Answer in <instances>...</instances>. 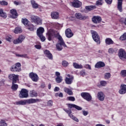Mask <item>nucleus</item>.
Wrapping results in <instances>:
<instances>
[{
  "mask_svg": "<svg viewBox=\"0 0 126 126\" xmlns=\"http://www.w3.org/2000/svg\"><path fill=\"white\" fill-rule=\"evenodd\" d=\"M29 76L30 78L34 81V82H37L39 79V77H38V75L34 72H31L29 74Z\"/></svg>",
  "mask_w": 126,
  "mask_h": 126,
  "instance_id": "11",
  "label": "nucleus"
},
{
  "mask_svg": "<svg viewBox=\"0 0 126 126\" xmlns=\"http://www.w3.org/2000/svg\"><path fill=\"white\" fill-rule=\"evenodd\" d=\"M57 126H63V124H59Z\"/></svg>",
  "mask_w": 126,
  "mask_h": 126,
  "instance_id": "64",
  "label": "nucleus"
},
{
  "mask_svg": "<svg viewBox=\"0 0 126 126\" xmlns=\"http://www.w3.org/2000/svg\"><path fill=\"white\" fill-rule=\"evenodd\" d=\"M16 83H12V85L11 86V89L13 91H16L17 89H18V85L15 84Z\"/></svg>",
  "mask_w": 126,
  "mask_h": 126,
  "instance_id": "32",
  "label": "nucleus"
},
{
  "mask_svg": "<svg viewBox=\"0 0 126 126\" xmlns=\"http://www.w3.org/2000/svg\"><path fill=\"white\" fill-rule=\"evenodd\" d=\"M55 80L57 83H61L63 81V77H57L55 79Z\"/></svg>",
  "mask_w": 126,
  "mask_h": 126,
  "instance_id": "37",
  "label": "nucleus"
},
{
  "mask_svg": "<svg viewBox=\"0 0 126 126\" xmlns=\"http://www.w3.org/2000/svg\"><path fill=\"white\" fill-rule=\"evenodd\" d=\"M38 37L40 38L41 41L42 42L45 41V40H46V37L45 36H43V34H41L40 36H38Z\"/></svg>",
  "mask_w": 126,
  "mask_h": 126,
  "instance_id": "48",
  "label": "nucleus"
},
{
  "mask_svg": "<svg viewBox=\"0 0 126 126\" xmlns=\"http://www.w3.org/2000/svg\"><path fill=\"white\" fill-rule=\"evenodd\" d=\"M120 39L122 41H125V40H126V33H124L123 35L120 37Z\"/></svg>",
  "mask_w": 126,
  "mask_h": 126,
  "instance_id": "45",
  "label": "nucleus"
},
{
  "mask_svg": "<svg viewBox=\"0 0 126 126\" xmlns=\"http://www.w3.org/2000/svg\"><path fill=\"white\" fill-rule=\"evenodd\" d=\"M73 66L74 68H76L77 69L83 68V66L82 64H79L76 63H73Z\"/></svg>",
  "mask_w": 126,
  "mask_h": 126,
  "instance_id": "27",
  "label": "nucleus"
},
{
  "mask_svg": "<svg viewBox=\"0 0 126 126\" xmlns=\"http://www.w3.org/2000/svg\"><path fill=\"white\" fill-rule=\"evenodd\" d=\"M84 67H85L86 68H87L88 69L91 70V66H90V65L89 64H85L84 65Z\"/></svg>",
  "mask_w": 126,
  "mask_h": 126,
  "instance_id": "54",
  "label": "nucleus"
},
{
  "mask_svg": "<svg viewBox=\"0 0 126 126\" xmlns=\"http://www.w3.org/2000/svg\"><path fill=\"white\" fill-rule=\"evenodd\" d=\"M55 92H58V91H60V88L56 87L54 89Z\"/></svg>",
  "mask_w": 126,
  "mask_h": 126,
  "instance_id": "59",
  "label": "nucleus"
},
{
  "mask_svg": "<svg viewBox=\"0 0 126 126\" xmlns=\"http://www.w3.org/2000/svg\"><path fill=\"white\" fill-rule=\"evenodd\" d=\"M62 65H63L65 67H66V66L68 65V63L66 61H63Z\"/></svg>",
  "mask_w": 126,
  "mask_h": 126,
  "instance_id": "46",
  "label": "nucleus"
},
{
  "mask_svg": "<svg viewBox=\"0 0 126 126\" xmlns=\"http://www.w3.org/2000/svg\"><path fill=\"white\" fill-rule=\"evenodd\" d=\"M55 75L57 76V77H61V73L60 72H56Z\"/></svg>",
  "mask_w": 126,
  "mask_h": 126,
  "instance_id": "57",
  "label": "nucleus"
},
{
  "mask_svg": "<svg viewBox=\"0 0 126 126\" xmlns=\"http://www.w3.org/2000/svg\"><path fill=\"white\" fill-rule=\"evenodd\" d=\"M80 74L82 75V76H84V75H85V72L84 71H81L80 73Z\"/></svg>",
  "mask_w": 126,
  "mask_h": 126,
  "instance_id": "61",
  "label": "nucleus"
},
{
  "mask_svg": "<svg viewBox=\"0 0 126 126\" xmlns=\"http://www.w3.org/2000/svg\"><path fill=\"white\" fill-rule=\"evenodd\" d=\"M68 108H70V109H72V108H75V109H76V110H78V111H81L82 110V108L73 104H68Z\"/></svg>",
  "mask_w": 126,
  "mask_h": 126,
  "instance_id": "21",
  "label": "nucleus"
},
{
  "mask_svg": "<svg viewBox=\"0 0 126 126\" xmlns=\"http://www.w3.org/2000/svg\"><path fill=\"white\" fill-rule=\"evenodd\" d=\"M24 39H25V37L23 35H21L18 38L14 40L13 43L15 44H21L24 40Z\"/></svg>",
  "mask_w": 126,
  "mask_h": 126,
  "instance_id": "13",
  "label": "nucleus"
},
{
  "mask_svg": "<svg viewBox=\"0 0 126 126\" xmlns=\"http://www.w3.org/2000/svg\"><path fill=\"white\" fill-rule=\"evenodd\" d=\"M73 80V76H71L70 78L66 77L65 79V82L66 84L70 85L72 83V81Z\"/></svg>",
  "mask_w": 126,
  "mask_h": 126,
  "instance_id": "23",
  "label": "nucleus"
},
{
  "mask_svg": "<svg viewBox=\"0 0 126 126\" xmlns=\"http://www.w3.org/2000/svg\"><path fill=\"white\" fill-rule=\"evenodd\" d=\"M14 3L16 5H19L20 4V2L18 1H14Z\"/></svg>",
  "mask_w": 126,
  "mask_h": 126,
  "instance_id": "58",
  "label": "nucleus"
},
{
  "mask_svg": "<svg viewBox=\"0 0 126 126\" xmlns=\"http://www.w3.org/2000/svg\"><path fill=\"white\" fill-rule=\"evenodd\" d=\"M35 49H41V45H36L34 46Z\"/></svg>",
  "mask_w": 126,
  "mask_h": 126,
  "instance_id": "60",
  "label": "nucleus"
},
{
  "mask_svg": "<svg viewBox=\"0 0 126 126\" xmlns=\"http://www.w3.org/2000/svg\"><path fill=\"white\" fill-rule=\"evenodd\" d=\"M19 77V76L18 75H15L14 74H11L8 76L9 79L12 80L13 83H16L17 80H18Z\"/></svg>",
  "mask_w": 126,
  "mask_h": 126,
  "instance_id": "10",
  "label": "nucleus"
},
{
  "mask_svg": "<svg viewBox=\"0 0 126 126\" xmlns=\"http://www.w3.org/2000/svg\"><path fill=\"white\" fill-rule=\"evenodd\" d=\"M26 27L27 29L30 30V31H35L36 30V28H35V26L33 24H29Z\"/></svg>",
  "mask_w": 126,
  "mask_h": 126,
  "instance_id": "25",
  "label": "nucleus"
},
{
  "mask_svg": "<svg viewBox=\"0 0 126 126\" xmlns=\"http://www.w3.org/2000/svg\"><path fill=\"white\" fill-rule=\"evenodd\" d=\"M63 111H64L67 114H68L69 117H70L72 114H71L72 112H71V110H67L65 109H63Z\"/></svg>",
  "mask_w": 126,
  "mask_h": 126,
  "instance_id": "40",
  "label": "nucleus"
},
{
  "mask_svg": "<svg viewBox=\"0 0 126 126\" xmlns=\"http://www.w3.org/2000/svg\"><path fill=\"white\" fill-rule=\"evenodd\" d=\"M81 96L86 101H91L92 100V96L88 93H82Z\"/></svg>",
  "mask_w": 126,
  "mask_h": 126,
  "instance_id": "7",
  "label": "nucleus"
},
{
  "mask_svg": "<svg viewBox=\"0 0 126 126\" xmlns=\"http://www.w3.org/2000/svg\"><path fill=\"white\" fill-rule=\"evenodd\" d=\"M86 10L88 11H91V10H93L94 9H96V6L95 5H90L87 6L85 7Z\"/></svg>",
  "mask_w": 126,
  "mask_h": 126,
  "instance_id": "29",
  "label": "nucleus"
},
{
  "mask_svg": "<svg viewBox=\"0 0 126 126\" xmlns=\"http://www.w3.org/2000/svg\"><path fill=\"white\" fill-rule=\"evenodd\" d=\"M31 1H32V7L35 9L38 8L39 5L37 4V3H36V2L33 0H32Z\"/></svg>",
  "mask_w": 126,
  "mask_h": 126,
  "instance_id": "35",
  "label": "nucleus"
},
{
  "mask_svg": "<svg viewBox=\"0 0 126 126\" xmlns=\"http://www.w3.org/2000/svg\"><path fill=\"white\" fill-rule=\"evenodd\" d=\"M48 106H49L50 107H52L53 106V100H50L47 102Z\"/></svg>",
  "mask_w": 126,
  "mask_h": 126,
  "instance_id": "50",
  "label": "nucleus"
},
{
  "mask_svg": "<svg viewBox=\"0 0 126 126\" xmlns=\"http://www.w3.org/2000/svg\"><path fill=\"white\" fill-rule=\"evenodd\" d=\"M41 88H45L46 87V85L44 84H42L41 85Z\"/></svg>",
  "mask_w": 126,
  "mask_h": 126,
  "instance_id": "63",
  "label": "nucleus"
},
{
  "mask_svg": "<svg viewBox=\"0 0 126 126\" xmlns=\"http://www.w3.org/2000/svg\"><path fill=\"white\" fill-rule=\"evenodd\" d=\"M67 99L69 100V101H72V102H74V101H75V98L73 96L67 97Z\"/></svg>",
  "mask_w": 126,
  "mask_h": 126,
  "instance_id": "47",
  "label": "nucleus"
},
{
  "mask_svg": "<svg viewBox=\"0 0 126 126\" xmlns=\"http://www.w3.org/2000/svg\"><path fill=\"white\" fill-rule=\"evenodd\" d=\"M104 66H105V63L102 62H97L95 65V68H100Z\"/></svg>",
  "mask_w": 126,
  "mask_h": 126,
  "instance_id": "24",
  "label": "nucleus"
},
{
  "mask_svg": "<svg viewBox=\"0 0 126 126\" xmlns=\"http://www.w3.org/2000/svg\"><path fill=\"white\" fill-rule=\"evenodd\" d=\"M0 16L3 18H6V17H7L6 13L3 12V9L1 8H0Z\"/></svg>",
  "mask_w": 126,
  "mask_h": 126,
  "instance_id": "30",
  "label": "nucleus"
},
{
  "mask_svg": "<svg viewBox=\"0 0 126 126\" xmlns=\"http://www.w3.org/2000/svg\"><path fill=\"white\" fill-rule=\"evenodd\" d=\"M100 83L101 86H106V85H107V82L105 81H100Z\"/></svg>",
  "mask_w": 126,
  "mask_h": 126,
  "instance_id": "49",
  "label": "nucleus"
},
{
  "mask_svg": "<svg viewBox=\"0 0 126 126\" xmlns=\"http://www.w3.org/2000/svg\"><path fill=\"white\" fill-rule=\"evenodd\" d=\"M118 56L121 60L126 59V53L125 50L121 49L119 51Z\"/></svg>",
  "mask_w": 126,
  "mask_h": 126,
  "instance_id": "12",
  "label": "nucleus"
},
{
  "mask_svg": "<svg viewBox=\"0 0 126 126\" xmlns=\"http://www.w3.org/2000/svg\"><path fill=\"white\" fill-rule=\"evenodd\" d=\"M44 53L46 57H47V58H48L49 60H53V55H52L50 51L45 50L44 51Z\"/></svg>",
  "mask_w": 126,
  "mask_h": 126,
  "instance_id": "20",
  "label": "nucleus"
},
{
  "mask_svg": "<svg viewBox=\"0 0 126 126\" xmlns=\"http://www.w3.org/2000/svg\"><path fill=\"white\" fill-rule=\"evenodd\" d=\"M105 2L107 3V4H112V2H113V0H105Z\"/></svg>",
  "mask_w": 126,
  "mask_h": 126,
  "instance_id": "52",
  "label": "nucleus"
},
{
  "mask_svg": "<svg viewBox=\"0 0 126 126\" xmlns=\"http://www.w3.org/2000/svg\"><path fill=\"white\" fill-rule=\"evenodd\" d=\"M31 19L32 23H35L37 25L42 24V20L38 16H32L31 17Z\"/></svg>",
  "mask_w": 126,
  "mask_h": 126,
  "instance_id": "5",
  "label": "nucleus"
},
{
  "mask_svg": "<svg viewBox=\"0 0 126 126\" xmlns=\"http://www.w3.org/2000/svg\"><path fill=\"white\" fill-rule=\"evenodd\" d=\"M91 33L92 35L93 40L97 43L98 45L100 44V36L98 34V33L95 31H91Z\"/></svg>",
  "mask_w": 126,
  "mask_h": 126,
  "instance_id": "3",
  "label": "nucleus"
},
{
  "mask_svg": "<svg viewBox=\"0 0 126 126\" xmlns=\"http://www.w3.org/2000/svg\"><path fill=\"white\" fill-rule=\"evenodd\" d=\"M0 4L3 6H6L8 4V3L5 0L0 1Z\"/></svg>",
  "mask_w": 126,
  "mask_h": 126,
  "instance_id": "44",
  "label": "nucleus"
},
{
  "mask_svg": "<svg viewBox=\"0 0 126 126\" xmlns=\"http://www.w3.org/2000/svg\"><path fill=\"white\" fill-rule=\"evenodd\" d=\"M114 52H115V51L113 48H109L108 50V52L109 53V54H113Z\"/></svg>",
  "mask_w": 126,
  "mask_h": 126,
  "instance_id": "53",
  "label": "nucleus"
},
{
  "mask_svg": "<svg viewBox=\"0 0 126 126\" xmlns=\"http://www.w3.org/2000/svg\"><path fill=\"white\" fill-rule=\"evenodd\" d=\"M120 90L119 93L120 94H126V85L122 84L120 86Z\"/></svg>",
  "mask_w": 126,
  "mask_h": 126,
  "instance_id": "16",
  "label": "nucleus"
},
{
  "mask_svg": "<svg viewBox=\"0 0 126 126\" xmlns=\"http://www.w3.org/2000/svg\"><path fill=\"white\" fill-rule=\"evenodd\" d=\"M47 34L49 41H52L54 38L58 39V43L56 44V48L58 51H62L63 49V47L67 48V46L64 43L63 39V37H62L59 32H57L53 30H50L48 32Z\"/></svg>",
  "mask_w": 126,
  "mask_h": 126,
  "instance_id": "1",
  "label": "nucleus"
},
{
  "mask_svg": "<svg viewBox=\"0 0 126 126\" xmlns=\"http://www.w3.org/2000/svg\"><path fill=\"white\" fill-rule=\"evenodd\" d=\"M75 17L77 19H79V20H85L88 19V16L84 15L80 13H76L75 14Z\"/></svg>",
  "mask_w": 126,
  "mask_h": 126,
  "instance_id": "9",
  "label": "nucleus"
},
{
  "mask_svg": "<svg viewBox=\"0 0 126 126\" xmlns=\"http://www.w3.org/2000/svg\"><path fill=\"white\" fill-rule=\"evenodd\" d=\"M45 30L42 27H40L39 29L37 30V36H41V35H43V32H44Z\"/></svg>",
  "mask_w": 126,
  "mask_h": 126,
  "instance_id": "26",
  "label": "nucleus"
},
{
  "mask_svg": "<svg viewBox=\"0 0 126 126\" xmlns=\"http://www.w3.org/2000/svg\"><path fill=\"white\" fill-rule=\"evenodd\" d=\"M10 69L11 71L13 72H19V71H21V64L19 63H16L15 65L11 67Z\"/></svg>",
  "mask_w": 126,
  "mask_h": 126,
  "instance_id": "4",
  "label": "nucleus"
},
{
  "mask_svg": "<svg viewBox=\"0 0 126 126\" xmlns=\"http://www.w3.org/2000/svg\"><path fill=\"white\" fill-rule=\"evenodd\" d=\"M22 22L26 27L29 25V21L27 19H22Z\"/></svg>",
  "mask_w": 126,
  "mask_h": 126,
  "instance_id": "34",
  "label": "nucleus"
},
{
  "mask_svg": "<svg viewBox=\"0 0 126 126\" xmlns=\"http://www.w3.org/2000/svg\"><path fill=\"white\" fill-rule=\"evenodd\" d=\"M104 3V1L103 0H98L96 1V5H102Z\"/></svg>",
  "mask_w": 126,
  "mask_h": 126,
  "instance_id": "38",
  "label": "nucleus"
},
{
  "mask_svg": "<svg viewBox=\"0 0 126 126\" xmlns=\"http://www.w3.org/2000/svg\"><path fill=\"white\" fill-rule=\"evenodd\" d=\"M51 15L52 19H58L60 16L59 12L55 11L51 12Z\"/></svg>",
  "mask_w": 126,
  "mask_h": 126,
  "instance_id": "22",
  "label": "nucleus"
},
{
  "mask_svg": "<svg viewBox=\"0 0 126 126\" xmlns=\"http://www.w3.org/2000/svg\"><path fill=\"white\" fill-rule=\"evenodd\" d=\"M28 90L25 89H22L20 92V94H19V98H28Z\"/></svg>",
  "mask_w": 126,
  "mask_h": 126,
  "instance_id": "6",
  "label": "nucleus"
},
{
  "mask_svg": "<svg viewBox=\"0 0 126 126\" xmlns=\"http://www.w3.org/2000/svg\"><path fill=\"white\" fill-rule=\"evenodd\" d=\"M41 101L42 100L38 98H31L16 101L14 103V104L17 105H21L22 106H24L25 105H27V104H34L35 103H38V102H41Z\"/></svg>",
  "mask_w": 126,
  "mask_h": 126,
  "instance_id": "2",
  "label": "nucleus"
},
{
  "mask_svg": "<svg viewBox=\"0 0 126 126\" xmlns=\"http://www.w3.org/2000/svg\"><path fill=\"white\" fill-rule=\"evenodd\" d=\"M70 3L73 7H75L76 8H79L82 5V3L78 0H73Z\"/></svg>",
  "mask_w": 126,
  "mask_h": 126,
  "instance_id": "8",
  "label": "nucleus"
},
{
  "mask_svg": "<svg viewBox=\"0 0 126 126\" xmlns=\"http://www.w3.org/2000/svg\"><path fill=\"white\" fill-rule=\"evenodd\" d=\"M105 43L107 45H112L114 44V41L111 38H108L105 39Z\"/></svg>",
  "mask_w": 126,
  "mask_h": 126,
  "instance_id": "33",
  "label": "nucleus"
},
{
  "mask_svg": "<svg viewBox=\"0 0 126 126\" xmlns=\"http://www.w3.org/2000/svg\"><path fill=\"white\" fill-rule=\"evenodd\" d=\"M123 0H118L117 8L120 12H123Z\"/></svg>",
  "mask_w": 126,
  "mask_h": 126,
  "instance_id": "17",
  "label": "nucleus"
},
{
  "mask_svg": "<svg viewBox=\"0 0 126 126\" xmlns=\"http://www.w3.org/2000/svg\"><path fill=\"white\" fill-rule=\"evenodd\" d=\"M65 35L67 38H71L73 36V33L70 29H67L65 31Z\"/></svg>",
  "mask_w": 126,
  "mask_h": 126,
  "instance_id": "19",
  "label": "nucleus"
},
{
  "mask_svg": "<svg viewBox=\"0 0 126 126\" xmlns=\"http://www.w3.org/2000/svg\"><path fill=\"white\" fill-rule=\"evenodd\" d=\"M120 75L122 76V77H126V70H122L120 72Z\"/></svg>",
  "mask_w": 126,
  "mask_h": 126,
  "instance_id": "39",
  "label": "nucleus"
},
{
  "mask_svg": "<svg viewBox=\"0 0 126 126\" xmlns=\"http://www.w3.org/2000/svg\"><path fill=\"white\" fill-rule=\"evenodd\" d=\"M21 58H24L25 59H30L27 54L21 55Z\"/></svg>",
  "mask_w": 126,
  "mask_h": 126,
  "instance_id": "51",
  "label": "nucleus"
},
{
  "mask_svg": "<svg viewBox=\"0 0 126 126\" xmlns=\"http://www.w3.org/2000/svg\"><path fill=\"white\" fill-rule=\"evenodd\" d=\"M83 114L84 116L86 117V116H87V115H88V112L85 110H84L83 111Z\"/></svg>",
  "mask_w": 126,
  "mask_h": 126,
  "instance_id": "56",
  "label": "nucleus"
},
{
  "mask_svg": "<svg viewBox=\"0 0 126 126\" xmlns=\"http://www.w3.org/2000/svg\"><path fill=\"white\" fill-rule=\"evenodd\" d=\"M70 118L72 119V120H73V121H75V122H76L77 123H78L79 122V120L77 119V118L75 117L73 115H70Z\"/></svg>",
  "mask_w": 126,
  "mask_h": 126,
  "instance_id": "41",
  "label": "nucleus"
},
{
  "mask_svg": "<svg viewBox=\"0 0 126 126\" xmlns=\"http://www.w3.org/2000/svg\"><path fill=\"white\" fill-rule=\"evenodd\" d=\"M0 126H7V124L3 120H1L0 122Z\"/></svg>",
  "mask_w": 126,
  "mask_h": 126,
  "instance_id": "42",
  "label": "nucleus"
},
{
  "mask_svg": "<svg viewBox=\"0 0 126 126\" xmlns=\"http://www.w3.org/2000/svg\"><path fill=\"white\" fill-rule=\"evenodd\" d=\"M104 78L105 79H110L111 78V73H106L104 74Z\"/></svg>",
  "mask_w": 126,
  "mask_h": 126,
  "instance_id": "43",
  "label": "nucleus"
},
{
  "mask_svg": "<svg viewBox=\"0 0 126 126\" xmlns=\"http://www.w3.org/2000/svg\"><path fill=\"white\" fill-rule=\"evenodd\" d=\"M59 97H60L61 98H63V94L62 93H60L59 94Z\"/></svg>",
  "mask_w": 126,
  "mask_h": 126,
  "instance_id": "62",
  "label": "nucleus"
},
{
  "mask_svg": "<svg viewBox=\"0 0 126 126\" xmlns=\"http://www.w3.org/2000/svg\"><path fill=\"white\" fill-rule=\"evenodd\" d=\"M102 20V18L101 17L98 16H93L92 18V21L94 23H100L101 21Z\"/></svg>",
  "mask_w": 126,
  "mask_h": 126,
  "instance_id": "14",
  "label": "nucleus"
},
{
  "mask_svg": "<svg viewBox=\"0 0 126 126\" xmlns=\"http://www.w3.org/2000/svg\"><path fill=\"white\" fill-rule=\"evenodd\" d=\"M30 96L31 97H37L38 96V94L34 90H32L30 91Z\"/></svg>",
  "mask_w": 126,
  "mask_h": 126,
  "instance_id": "28",
  "label": "nucleus"
},
{
  "mask_svg": "<svg viewBox=\"0 0 126 126\" xmlns=\"http://www.w3.org/2000/svg\"><path fill=\"white\" fill-rule=\"evenodd\" d=\"M10 12L11 14L12 18L15 19V18H17V16H18V14L17 13V11H16V9H12L10 10Z\"/></svg>",
  "mask_w": 126,
  "mask_h": 126,
  "instance_id": "15",
  "label": "nucleus"
},
{
  "mask_svg": "<svg viewBox=\"0 0 126 126\" xmlns=\"http://www.w3.org/2000/svg\"><path fill=\"white\" fill-rule=\"evenodd\" d=\"M6 41H8V42H11V36H6Z\"/></svg>",
  "mask_w": 126,
  "mask_h": 126,
  "instance_id": "55",
  "label": "nucleus"
},
{
  "mask_svg": "<svg viewBox=\"0 0 126 126\" xmlns=\"http://www.w3.org/2000/svg\"><path fill=\"white\" fill-rule=\"evenodd\" d=\"M97 98L99 101H103L105 99V94L102 92H99L97 94Z\"/></svg>",
  "mask_w": 126,
  "mask_h": 126,
  "instance_id": "18",
  "label": "nucleus"
},
{
  "mask_svg": "<svg viewBox=\"0 0 126 126\" xmlns=\"http://www.w3.org/2000/svg\"><path fill=\"white\" fill-rule=\"evenodd\" d=\"M63 90L64 92H65V93H67V94H68V95H72L73 94L72 91H71V90L66 87H64Z\"/></svg>",
  "mask_w": 126,
  "mask_h": 126,
  "instance_id": "31",
  "label": "nucleus"
},
{
  "mask_svg": "<svg viewBox=\"0 0 126 126\" xmlns=\"http://www.w3.org/2000/svg\"><path fill=\"white\" fill-rule=\"evenodd\" d=\"M22 32V30H21V28L17 27L15 29L14 33H15V34H18L19 33H21Z\"/></svg>",
  "mask_w": 126,
  "mask_h": 126,
  "instance_id": "36",
  "label": "nucleus"
}]
</instances>
